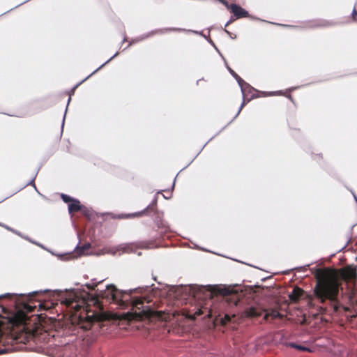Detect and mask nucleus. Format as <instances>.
I'll use <instances>...</instances> for the list:
<instances>
[{
    "mask_svg": "<svg viewBox=\"0 0 357 357\" xmlns=\"http://www.w3.org/2000/svg\"><path fill=\"white\" fill-rule=\"evenodd\" d=\"M338 275L333 271L324 270L315 287V294L321 301L334 300L339 291Z\"/></svg>",
    "mask_w": 357,
    "mask_h": 357,
    "instance_id": "nucleus-1",
    "label": "nucleus"
},
{
    "mask_svg": "<svg viewBox=\"0 0 357 357\" xmlns=\"http://www.w3.org/2000/svg\"><path fill=\"white\" fill-rule=\"evenodd\" d=\"M224 4L231 10V12L233 13L237 18L245 17L248 15V13L245 10L236 4L229 5L227 2H224Z\"/></svg>",
    "mask_w": 357,
    "mask_h": 357,
    "instance_id": "nucleus-2",
    "label": "nucleus"
},
{
    "mask_svg": "<svg viewBox=\"0 0 357 357\" xmlns=\"http://www.w3.org/2000/svg\"><path fill=\"white\" fill-rule=\"evenodd\" d=\"M64 303L68 305L71 306L73 308H75V310H78L81 307H84L85 305V299L83 298L80 301H76L75 299L67 298L65 300Z\"/></svg>",
    "mask_w": 357,
    "mask_h": 357,
    "instance_id": "nucleus-3",
    "label": "nucleus"
},
{
    "mask_svg": "<svg viewBox=\"0 0 357 357\" xmlns=\"http://www.w3.org/2000/svg\"><path fill=\"white\" fill-rule=\"evenodd\" d=\"M262 309L259 306H251L246 308L244 315L248 317H259L261 314Z\"/></svg>",
    "mask_w": 357,
    "mask_h": 357,
    "instance_id": "nucleus-4",
    "label": "nucleus"
},
{
    "mask_svg": "<svg viewBox=\"0 0 357 357\" xmlns=\"http://www.w3.org/2000/svg\"><path fill=\"white\" fill-rule=\"evenodd\" d=\"M341 276L344 279H353L356 276V268L349 266L341 270Z\"/></svg>",
    "mask_w": 357,
    "mask_h": 357,
    "instance_id": "nucleus-5",
    "label": "nucleus"
},
{
    "mask_svg": "<svg viewBox=\"0 0 357 357\" xmlns=\"http://www.w3.org/2000/svg\"><path fill=\"white\" fill-rule=\"evenodd\" d=\"M148 309L146 307H142V310L139 312H130L126 314V318L128 319H138L142 317V314H146Z\"/></svg>",
    "mask_w": 357,
    "mask_h": 357,
    "instance_id": "nucleus-6",
    "label": "nucleus"
},
{
    "mask_svg": "<svg viewBox=\"0 0 357 357\" xmlns=\"http://www.w3.org/2000/svg\"><path fill=\"white\" fill-rule=\"evenodd\" d=\"M302 294L303 291L300 288H294L289 297L291 301L296 302Z\"/></svg>",
    "mask_w": 357,
    "mask_h": 357,
    "instance_id": "nucleus-7",
    "label": "nucleus"
},
{
    "mask_svg": "<svg viewBox=\"0 0 357 357\" xmlns=\"http://www.w3.org/2000/svg\"><path fill=\"white\" fill-rule=\"evenodd\" d=\"M80 202L77 199H73L68 204L69 213L77 211L80 209Z\"/></svg>",
    "mask_w": 357,
    "mask_h": 357,
    "instance_id": "nucleus-8",
    "label": "nucleus"
},
{
    "mask_svg": "<svg viewBox=\"0 0 357 357\" xmlns=\"http://www.w3.org/2000/svg\"><path fill=\"white\" fill-rule=\"evenodd\" d=\"M107 296H110L112 301H115L116 298L117 290L114 286H108L107 287Z\"/></svg>",
    "mask_w": 357,
    "mask_h": 357,
    "instance_id": "nucleus-9",
    "label": "nucleus"
},
{
    "mask_svg": "<svg viewBox=\"0 0 357 357\" xmlns=\"http://www.w3.org/2000/svg\"><path fill=\"white\" fill-rule=\"evenodd\" d=\"M216 291L224 296L229 295L231 294V290L229 287H227L225 286H219L216 288Z\"/></svg>",
    "mask_w": 357,
    "mask_h": 357,
    "instance_id": "nucleus-10",
    "label": "nucleus"
},
{
    "mask_svg": "<svg viewBox=\"0 0 357 357\" xmlns=\"http://www.w3.org/2000/svg\"><path fill=\"white\" fill-rule=\"evenodd\" d=\"M289 347H291L292 348H295L298 350H300V351H309V352H311L312 350L308 348V347H304V346H301V345H298V344H294V343H290L288 344Z\"/></svg>",
    "mask_w": 357,
    "mask_h": 357,
    "instance_id": "nucleus-11",
    "label": "nucleus"
},
{
    "mask_svg": "<svg viewBox=\"0 0 357 357\" xmlns=\"http://www.w3.org/2000/svg\"><path fill=\"white\" fill-rule=\"evenodd\" d=\"M268 316H271L273 318L281 317V314L278 311H272L270 314H266L265 319H267Z\"/></svg>",
    "mask_w": 357,
    "mask_h": 357,
    "instance_id": "nucleus-12",
    "label": "nucleus"
},
{
    "mask_svg": "<svg viewBox=\"0 0 357 357\" xmlns=\"http://www.w3.org/2000/svg\"><path fill=\"white\" fill-rule=\"evenodd\" d=\"M61 198L63 199V201L65 202V203H68V204L70 203V202L73 199V198H71L70 196L68 195H64V194H62L61 195Z\"/></svg>",
    "mask_w": 357,
    "mask_h": 357,
    "instance_id": "nucleus-13",
    "label": "nucleus"
},
{
    "mask_svg": "<svg viewBox=\"0 0 357 357\" xmlns=\"http://www.w3.org/2000/svg\"><path fill=\"white\" fill-rule=\"evenodd\" d=\"M142 298H137V299H135L134 301H133V305L137 307L138 305L139 304H142Z\"/></svg>",
    "mask_w": 357,
    "mask_h": 357,
    "instance_id": "nucleus-14",
    "label": "nucleus"
},
{
    "mask_svg": "<svg viewBox=\"0 0 357 357\" xmlns=\"http://www.w3.org/2000/svg\"><path fill=\"white\" fill-rule=\"evenodd\" d=\"M85 248H89V245H84V247H82L81 248H79L77 250V252L79 254L84 253L83 250Z\"/></svg>",
    "mask_w": 357,
    "mask_h": 357,
    "instance_id": "nucleus-15",
    "label": "nucleus"
},
{
    "mask_svg": "<svg viewBox=\"0 0 357 357\" xmlns=\"http://www.w3.org/2000/svg\"><path fill=\"white\" fill-rule=\"evenodd\" d=\"M230 320V317L229 315H225L223 319L224 322L229 321Z\"/></svg>",
    "mask_w": 357,
    "mask_h": 357,
    "instance_id": "nucleus-16",
    "label": "nucleus"
},
{
    "mask_svg": "<svg viewBox=\"0 0 357 357\" xmlns=\"http://www.w3.org/2000/svg\"><path fill=\"white\" fill-rule=\"evenodd\" d=\"M229 72L232 74V75H234V77H237V75L234 73L233 70H231V69H229Z\"/></svg>",
    "mask_w": 357,
    "mask_h": 357,
    "instance_id": "nucleus-17",
    "label": "nucleus"
},
{
    "mask_svg": "<svg viewBox=\"0 0 357 357\" xmlns=\"http://www.w3.org/2000/svg\"><path fill=\"white\" fill-rule=\"evenodd\" d=\"M352 14H353V15H356V14H357V13H356V10H353Z\"/></svg>",
    "mask_w": 357,
    "mask_h": 357,
    "instance_id": "nucleus-18",
    "label": "nucleus"
},
{
    "mask_svg": "<svg viewBox=\"0 0 357 357\" xmlns=\"http://www.w3.org/2000/svg\"><path fill=\"white\" fill-rule=\"evenodd\" d=\"M106 252H110V251H107ZM111 252H112V254H115V252H114V251H113V250H112V251H111Z\"/></svg>",
    "mask_w": 357,
    "mask_h": 357,
    "instance_id": "nucleus-19",
    "label": "nucleus"
}]
</instances>
